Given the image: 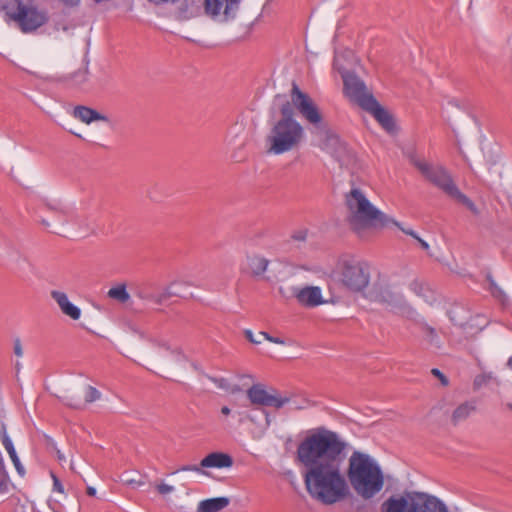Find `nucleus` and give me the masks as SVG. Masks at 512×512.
Here are the masks:
<instances>
[{
    "label": "nucleus",
    "instance_id": "obj_45",
    "mask_svg": "<svg viewBox=\"0 0 512 512\" xmlns=\"http://www.w3.org/2000/svg\"><path fill=\"white\" fill-rule=\"evenodd\" d=\"M270 342L278 345H286V341L279 337H273L270 339Z\"/></svg>",
    "mask_w": 512,
    "mask_h": 512
},
{
    "label": "nucleus",
    "instance_id": "obj_10",
    "mask_svg": "<svg viewBox=\"0 0 512 512\" xmlns=\"http://www.w3.org/2000/svg\"><path fill=\"white\" fill-rule=\"evenodd\" d=\"M319 148L330 155L342 169L352 171L356 166L355 154L347 145L334 133H326L320 141Z\"/></svg>",
    "mask_w": 512,
    "mask_h": 512
},
{
    "label": "nucleus",
    "instance_id": "obj_30",
    "mask_svg": "<svg viewBox=\"0 0 512 512\" xmlns=\"http://www.w3.org/2000/svg\"><path fill=\"white\" fill-rule=\"evenodd\" d=\"M238 415L239 424H243L246 420H249L253 423L256 422L255 416L252 414V411H238L236 412Z\"/></svg>",
    "mask_w": 512,
    "mask_h": 512
},
{
    "label": "nucleus",
    "instance_id": "obj_50",
    "mask_svg": "<svg viewBox=\"0 0 512 512\" xmlns=\"http://www.w3.org/2000/svg\"><path fill=\"white\" fill-rule=\"evenodd\" d=\"M87 494L89 496H95L96 495V489L94 487H88L87 488Z\"/></svg>",
    "mask_w": 512,
    "mask_h": 512
},
{
    "label": "nucleus",
    "instance_id": "obj_47",
    "mask_svg": "<svg viewBox=\"0 0 512 512\" xmlns=\"http://www.w3.org/2000/svg\"><path fill=\"white\" fill-rule=\"evenodd\" d=\"M67 6H74L79 3L80 0H61Z\"/></svg>",
    "mask_w": 512,
    "mask_h": 512
},
{
    "label": "nucleus",
    "instance_id": "obj_29",
    "mask_svg": "<svg viewBox=\"0 0 512 512\" xmlns=\"http://www.w3.org/2000/svg\"><path fill=\"white\" fill-rule=\"evenodd\" d=\"M156 490L160 495H168L175 491V487L173 485L161 482L156 485Z\"/></svg>",
    "mask_w": 512,
    "mask_h": 512
},
{
    "label": "nucleus",
    "instance_id": "obj_19",
    "mask_svg": "<svg viewBox=\"0 0 512 512\" xmlns=\"http://www.w3.org/2000/svg\"><path fill=\"white\" fill-rule=\"evenodd\" d=\"M363 109L369 112L386 131L392 132L394 130L395 125L392 116L375 98L368 102Z\"/></svg>",
    "mask_w": 512,
    "mask_h": 512
},
{
    "label": "nucleus",
    "instance_id": "obj_42",
    "mask_svg": "<svg viewBox=\"0 0 512 512\" xmlns=\"http://www.w3.org/2000/svg\"><path fill=\"white\" fill-rule=\"evenodd\" d=\"M0 437H1V442H2V445L4 446L5 444L11 442V439L9 438L7 432H6V429L3 427L2 428V431L0 433Z\"/></svg>",
    "mask_w": 512,
    "mask_h": 512
},
{
    "label": "nucleus",
    "instance_id": "obj_6",
    "mask_svg": "<svg viewBox=\"0 0 512 512\" xmlns=\"http://www.w3.org/2000/svg\"><path fill=\"white\" fill-rule=\"evenodd\" d=\"M335 274L343 288L365 297L371 280L368 262L354 257L342 258L337 264Z\"/></svg>",
    "mask_w": 512,
    "mask_h": 512
},
{
    "label": "nucleus",
    "instance_id": "obj_54",
    "mask_svg": "<svg viewBox=\"0 0 512 512\" xmlns=\"http://www.w3.org/2000/svg\"><path fill=\"white\" fill-rule=\"evenodd\" d=\"M507 407L512 410V404H507Z\"/></svg>",
    "mask_w": 512,
    "mask_h": 512
},
{
    "label": "nucleus",
    "instance_id": "obj_27",
    "mask_svg": "<svg viewBox=\"0 0 512 512\" xmlns=\"http://www.w3.org/2000/svg\"><path fill=\"white\" fill-rule=\"evenodd\" d=\"M101 393L92 386H87L84 390V398L85 402L92 403L98 399H100Z\"/></svg>",
    "mask_w": 512,
    "mask_h": 512
},
{
    "label": "nucleus",
    "instance_id": "obj_8",
    "mask_svg": "<svg viewBox=\"0 0 512 512\" xmlns=\"http://www.w3.org/2000/svg\"><path fill=\"white\" fill-rule=\"evenodd\" d=\"M142 344L135 348L138 356L154 365H171L181 363L186 357L176 348H172L169 342L161 337H155L140 333Z\"/></svg>",
    "mask_w": 512,
    "mask_h": 512
},
{
    "label": "nucleus",
    "instance_id": "obj_9",
    "mask_svg": "<svg viewBox=\"0 0 512 512\" xmlns=\"http://www.w3.org/2000/svg\"><path fill=\"white\" fill-rule=\"evenodd\" d=\"M334 67L340 72L343 83L344 93L350 101L359 105L362 109L368 102L374 99L373 95L368 91L364 82L356 75L348 73L340 63V55L336 54L334 58Z\"/></svg>",
    "mask_w": 512,
    "mask_h": 512
},
{
    "label": "nucleus",
    "instance_id": "obj_22",
    "mask_svg": "<svg viewBox=\"0 0 512 512\" xmlns=\"http://www.w3.org/2000/svg\"><path fill=\"white\" fill-rule=\"evenodd\" d=\"M229 505L227 497H216L202 500L197 505L196 512H219Z\"/></svg>",
    "mask_w": 512,
    "mask_h": 512
},
{
    "label": "nucleus",
    "instance_id": "obj_15",
    "mask_svg": "<svg viewBox=\"0 0 512 512\" xmlns=\"http://www.w3.org/2000/svg\"><path fill=\"white\" fill-rule=\"evenodd\" d=\"M192 284L184 279L174 280L160 291H150L148 287H142L137 292V297L141 300L162 304L174 296H182L183 291Z\"/></svg>",
    "mask_w": 512,
    "mask_h": 512
},
{
    "label": "nucleus",
    "instance_id": "obj_18",
    "mask_svg": "<svg viewBox=\"0 0 512 512\" xmlns=\"http://www.w3.org/2000/svg\"><path fill=\"white\" fill-rule=\"evenodd\" d=\"M52 299L57 303L60 311L70 319L76 321L81 318V309L74 305L68 298V295L60 290L51 291Z\"/></svg>",
    "mask_w": 512,
    "mask_h": 512
},
{
    "label": "nucleus",
    "instance_id": "obj_38",
    "mask_svg": "<svg viewBox=\"0 0 512 512\" xmlns=\"http://www.w3.org/2000/svg\"><path fill=\"white\" fill-rule=\"evenodd\" d=\"M4 448L7 451L9 457H15V455L17 454L12 441L5 444Z\"/></svg>",
    "mask_w": 512,
    "mask_h": 512
},
{
    "label": "nucleus",
    "instance_id": "obj_39",
    "mask_svg": "<svg viewBox=\"0 0 512 512\" xmlns=\"http://www.w3.org/2000/svg\"><path fill=\"white\" fill-rule=\"evenodd\" d=\"M14 353L18 356V357H22L23 355V349H22V345H21V342L19 339H17L15 342H14Z\"/></svg>",
    "mask_w": 512,
    "mask_h": 512
},
{
    "label": "nucleus",
    "instance_id": "obj_7",
    "mask_svg": "<svg viewBox=\"0 0 512 512\" xmlns=\"http://www.w3.org/2000/svg\"><path fill=\"white\" fill-rule=\"evenodd\" d=\"M412 163L426 179L440 188L446 195L467 207L473 214H478L476 205L458 189L445 168L431 165L420 158H412Z\"/></svg>",
    "mask_w": 512,
    "mask_h": 512
},
{
    "label": "nucleus",
    "instance_id": "obj_12",
    "mask_svg": "<svg viewBox=\"0 0 512 512\" xmlns=\"http://www.w3.org/2000/svg\"><path fill=\"white\" fill-rule=\"evenodd\" d=\"M291 102L299 115L315 127H319L323 121L322 113L314 100L303 92L296 84H293L291 93Z\"/></svg>",
    "mask_w": 512,
    "mask_h": 512
},
{
    "label": "nucleus",
    "instance_id": "obj_4",
    "mask_svg": "<svg viewBox=\"0 0 512 512\" xmlns=\"http://www.w3.org/2000/svg\"><path fill=\"white\" fill-rule=\"evenodd\" d=\"M348 478L357 495L371 499L384 487V475L378 463L368 454L354 452L349 458Z\"/></svg>",
    "mask_w": 512,
    "mask_h": 512
},
{
    "label": "nucleus",
    "instance_id": "obj_28",
    "mask_svg": "<svg viewBox=\"0 0 512 512\" xmlns=\"http://www.w3.org/2000/svg\"><path fill=\"white\" fill-rule=\"evenodd\" d=\"M179 472H194V473H198V474L204 473L202 471V467H200V464L199 465H183V466L179 467L172 474L179 473Z\"/></svg>",
    "mask_w": 512,
    "mask_h": 512
},
{
    "label": "nucleus",
    "instance_id": "obj_23",
    "mask_svg": "<svg viewBox=\"0 0 512 512\" xmlns=\"http://www.w3.org/2000/svg\"><path fill=\"white\" fill-rule=\"evenodd\" d=\"M248 268L254 276L263 275L269 265V261L260 255H252L247 258Z\"/></svg>",
    "mask_w": 512,
    "mask_h": 512
},
{
    "label": "nucleus",
    "instance_id": "obj_37",
    "mask_svg": "<svg viewBox=\"0 0 512 512\" xmlns=\"http://www.w3.org/2000/svg\"><path fill=\"white\" fill-rule=\"evenodd\" d=\"M4 448L7 451L9 457H15V455L17 454L12 441L5 444Z\"/></svg>",
    "mask_w": 512,
    "mask_h": 512
},
{
    "label": "nucleus",
    "instance_id": "obj_21",
    "mask_svg": "<svg viewBox=\"0 0 512 512\" xmlns=\"http://www.w3.org/2000/svg\"><path fill=\"white\" fill-rule=\"evenodd\" d=\"M72 116L81 121L82 123L89 125L92 122L102 121L105 123H109V118L99 113L98 111L86 107V106H76L72 111Z\"/></svg>",
    "mask_w": 512,
    "mask_h": 512
},
{
    "label": "nucleus",
    "instance_id": "obj_48",
    "mask_svg": "<svg viewBox=\"0 0 512 512\" xmlns=\"http://www.w3.org/2000/svg\"><path fill=\"white\" fill-rule=\"evenodd\" d=\"M56 456L58 460L61 462H64L66 460L65 455L58 449L56 450Z\"/></svg>",
    "mask_w": 512,
    "mask_h": 512
},
{
    "label": "nucleus",
    "instance_id": "obj_11",
    "mask_svg": "<svg viewBox=\"0 0 512 512\" xmlns=\"http://www.w3.org/2000/svg\"><path fill=\"white\" fill-rule=\"evenodd\" d=\"M365 298L389 306L398 305L403 299L400 287L386 276L377 278L365 294Z\"/></svg>",
    "mask_w": 512,
    "mask_h": 512
},
{
    "label": "nucleus",
    "instance_id": "obj_16",
    "mask_svg": "<svg viewBox=\"0 0 512 512\" xmlns=\"http://www.w3.org/2000/svg\"><path fill=\"white\" fill-rule=\"evenodd\" d=\"M290 291L291 295L303 307L314 308L327 303L324 299L323 291L319 286H295L292 287Z\"/></svg>",
    "mask_w": 512,
    "mask_h": 512
},
{
    "label": "nucleus",
    "instance_id": "obj_26",
    "mask_svg": "<svg viewBox=\"0 0 512 512\" xmlns=\"http://www.w3.org/2000/svg\"><path fill=\"white\" fill-rule=\"evenodd\" d=\"M211 381L216 385L217 388L227 393L234 394L239 391L238 385L231 383L225 378H211Z\"/></svg>",
    "mask_w": 512,
    "mask_h": 512
},
{
    "label": "nucleus",
    "instance_id": "obj_49",
    "mask_svg": "<svg viewBox=\"0 0 512 512\" xmlns=\"http://www.w3.org/2000/svg\"><path fill=\"white\" fill-rule=\"evenodd\" d=\"M230 413H231V409L229 407L223 406L221 408V414H223L224 416H228Z\"/></svg>",
    "mask_w": 512,
    "mask_h": 512
},
{
    "label": "nucleus",
    "instance_id": "obj_17",
    "mask_svg": "<svg viewBox=\"0 0 512 512\" xmlns=\"http://www.w3.org/2000/svg\"><path fill=\"white\" fill-rule=\"evenodd\" d=\"M238 7V0H205V11L211 17H232Z\"/></svg>",
    "mask_w": 512,
    "mask_h": 512
},
{
    "label": "nucleus",
    "instance_id": "obj_43",
    "mask_svg": "<svg viewBox=\"0 0 512 512\" xmlns=\"http://www.w3.org/2000/svg\"><path fill=\"white\" fill-rule=\"evenodd\" d=\"M417 242L420 244L421 248L427 252H429L430 250V245L428 244V242H426L425 240H423L421 237H416Z\"/></svg>",
    "mask_w": 512,
    "mask_h": 512
},
{
    "label": "nucleus",
    "instance_id": "obj_24",
    "mask_svg": "<svg viewBox=\"0 0 512 512\" xmlns=\"http://www.w3.org/2000/svg\"><path fill=\"white\" fill-rule=\"evenodd\" d=\"M107 296L119 303H126L130 299V294L123 283L111 287L107 292Z\"/></svg>",
    "mask_w": 512,
    "mask_h": 512
},
{
    "label": "nucleus",
    "instance_id": "obj_20",
    "mask_svg": "<svg viewBox=\"0 0 512 512\" xmlns=\"http://www.w3.org/2000/svg\"><path fill=\"white\" fill-rule=\"evenodd\" d=\"M233 465L232 457L224 452H212L200 461L202 468L223 469L230 468Z\"/></svg>",
    "mask_w": 512,
    "mask_h": 512
},
{
    "label": "nucleus",
    "instance_id": "obj_52",
    "mask_svg": "<svg viewBox=\"0 0 512 512\" xmlns=\"http://www.w3.org/2000/svg\"><path fill=\"white\" fill-rule=\"evenodd\" d=\"M41 223L45 226V227H49L50 224L46 221V220H42Z\"/></svg>",
    "mask_w": 512,
    "mask_h": 512
},
{
    "label": "nucleus",
    "instance_id": "obj_1",
    "mask_svg": "<svg viewBox=\"0 0 512 512\" xmlns=\"http://www.w3.org/2000/svg\"><path fill=\"white\" fill-rule=\"evenodd\" d=\"M345 443L333 431L320 428L308 434L297 447L303 466L305 488L314 500L331 505L347 497L349 486L341 470Z\"/></svg>",
    "mask_w": 512,
    "mask_h": 512
},
{
    "label": "nucleus",
    "instance_id": "obj_33",
    "mask_svg": "<svg viewBox=\"0 0 512 512\" xmlns=\"http://www.w3.org/2000/svg\"><path fill=\"white\" fill-rule=\"evenodd\" d=\"M245 335H246V338H247L250 342H252V343H254V344H260V343H262V338H261V337H258V334H257V335H254V334H253V332H252V331H250V330H247V331L245 332Z\"/></svg>",
    "mask_w": 512,
    "mask_h": 512
},
{
    "label": "nucleus",
    "instance_id": "obj_5",
    "mask_svg": "<svg viewBox=\"0 0 512 512\" xmlns=\"http://www.w3.org/2000/svg\"><path fill=\"white\" fill-rule=\"evenodd\" d=\"M382 512H448L439 498L419 492L393 495L381 506Z\"/></svg>",
    "mask_w": 512,
    "mask_h": 512
},
{
    "label": "nucleus",
    "instance_id": "obj_36",
    "mask_svg": "<svg viewBox=\"0 0 512 512\" xmlns=\"http://www.w3.org/2000/svg\"><path fill=\"white\" fill-rule=\"evenodd\" d=\"M4 448L7 451L9 457H15V455L17 454L12 441L5 444Z\"/></svg>",
    "mask_w": 512,
    "mask_h": 512
},
{
    "label": "nucleus",
    "instance_id": "obj_2",
    "mask_svg": "<svg viewBox=\"0 0 512 512\" xmlns=\"http://www.w3.org/2000/svg\"><path fill=\"white\" fill-rule=\"evenodd\" d=\"M347 222L360 237L373 229H380L399 222L379 210L370 200L368 191L360 186H352L345 195Z\"/></svg>",
    "mask_w": 512,
    "mask_h": 512
},
{
    "label": "nucleus",
    "instance_id": "obj_3",
    "mask_svg": "<svg viewBox=\"0 0 512 512\" xmlns=\"http://www.w3.org/2000/svg\"><path fill=\"white\" fill-rule=\"evenodd\" d=\"M282 116L274 120L265 136L266 152L283 155L298 150L305 140L304 126L293 117L288 108H281Z\"/></svg>",
    "mask_w": 512,
    "mask_h": 512
},
{
    "label": "nucleus",
    "instance_id": "obj_40",
    "mask_svg": "<svg viewBox=\"0 0 512 512\" xmlns=\"http://www.w3.org/2000/svg\"><path fill=\"white\" fill-rule=\"evenodd\" d=\"M401 231H403L405 234L413 237L414 239H416V237H418L419 235L413 231L412 229L410 228H405L403 227L400 223H399V226H397Z\"/></svg>",
    "mask_w": 512,
    "mask_h": 512
},
{
    "label": "nucleus",
    "instance_id": "obj_41",
    "mask_svg": "<svg viewBox=\"0 0 512 512\" xmlns=\"http://www.w3.org/2000/svg\"><path fill=\"white\" fill-rule=\"evenodd\" d=\"M53 486H54L55 491H57L59 493H63V491H64L63 485L61 484L59 479L56 478L54 475H53Z\"/></svg>",
    "mask_w": 512,
    "mask_h": 512
},
{
    "label": "nucleus",
    "instance_id": "obj_44",
    "mask_svg": "<svg viewBox=\"0 0 512 512\" xmlns=\"http://www.w3.org/2000/svg\"><path fill=\"white\" fill-rule=\"evenodd\" d=\"M432 374H433V375H435L436 377H438L444 385H446V384H447V379H446V377L441 373V371H440V370H438V369H433V370H432Z\"/></svg>",
    "mask_w": 512,
    "mask_h": 512
},
{
    "label": "nucleus",
    "instance_id": "obj_13",
    "mask_svg": "<svg viewBox=\"0 0 512 512\" xmlns=\"http://www.w3.org/2000/svg\"><path fill=\"white\" fill-rule=\"evenodd\" d=\"M14 10H8V17L14 20L23 32H30L44 24L45 15L32 6L14 0Z\"/></svg>",
    "mask_w": 512,
    "mask_h": 512
},
{
    "label": "nucleus",
    "instance_id": "obj_34",
    "mask_svg": "<svg viewBox=\"0 0 512 512\" xmlns=\"http://www.w3.org/2000/svg\"><path fill=\"white\" fill-rule=\"evenodd\" d=\"M14 8V0L10 1L9 3H5L3 0H0V12L5 11L8 15V10H14Z\"/></svg>",
    "mask_w": 512,
    "mask_h": 512
},
{
    "label": "nucleus",
    "instance_id": "obj_25",
    "mask_svg": "<svg viewBox=\"0 0 512 512\" xmlns=\"http://www.w3.org/2000/svg\"><path fill=\"white\" fill-rule=\"evenodd\" d=\"M475 410V406L471 403H463L459 405L452 413V421L458 424L466 420Z\"/></svg>",
    "mask_w": 512,
    "mask_h": 512
},
{
    "label": "nucleus",
    "instance_id": "obj_51",
    "mask_svg": "<svg viewBox=\"0 0 512 512\" xmlns=\"http://www.w3.org/2000/svg\"><path fill=\"white\" fill-rule=\"evenodd\" d=\"M127 484H137L138 486L142 485V482H135L134 480L127 481Z\"/></svg>",
    "mask_w": 512,
    "mask_h": 512
},
{
    "label": "nucleus",
    "instance_id": "obj_53",
    "mask_svg": "<svg viewBox=\"0 0 512 512\" xmlns=\"http://www.w3.org/2000/svg\"><path fill=\"white\" fill-rule=\"evenodd\" d=\"M508 366L512 368V357L508 360Z\"/></svg>",
    "mask_w": 512,
    "mask_h": 512
},
{
    "label": "nucleus",
    "instance_id": "obj_32",
    "mask_svg": "<svg viewBox=\"0 0 512 512\" xmlns=\"http://www.w3.org/2000/svg\"><path fill=\"white\" fill-rule=\"evenodd\" d=\"M75 80L74 82L76 84L84 83L87 80V70L86 69H80L75 73Z\"/></svg>",
    "mask_w": 512,
    "mask_h": 512
},
{
    "label": "nucleus",
    "instance_id": "obj_14",
    "mask_svg": "<svg viewBox=\"0 0 512 512\" xmlns=\"http://www.w3.org/2000/svg\"><path fill=\"white\" fill-rule=\"evenodd\" d=\"M247 397L251 404L262 407L280 409L289 404L291 399L283 396L273 389H266L263 385L255 384L247 390Z\"/></svg>",
    "mask_w": 512,
    "mask_h": 512
},
{
    "label": "nucleus",
    "instance_id": "obj_55",
    "mask_svg": "<svg viewBox=\"0 0 512 512\" xmlns=\"http://www.w3.org/2000/svg\"><path fill=\"white\" fill-rule=\"evenodd\" d=\"M72 133H73L74 135H76L77 137H81V135H80V134H77V133H75V132H72Z\"/></svg>",
    "mask_w": 512,
    "mask_h": 512
},
{
    "label": "nucleus",
    "instance_id": "obj_31",
    "mask_svg": "<svg viewBox=\"0 0 512 512\" xmlns=\"http://www.w3.org/2000/svg\"><path fill=\"white\" fill-rule=\"evenodd\" d=\"M61 400L68 406L79 408L81 406V401L79 398L75 397L74 395L69 396L65 395L61 397Z\"/></svg>",
    "mask_w": 512,
    "mask_h": 512
},
{
    "label": "nucleus",
    "instance_id": "obj_46",
    "mask_svg": "<svg viewBox=\"0 0 512 512\" xmlns=\"http://www.w3.org/2000/svg\"><path fill=\"white\" fill-rule=\"evenodd\" d=\"M258 337H261L262 338V341L263 340H267L270 342V339L273 338V336L269 335L267 332H264V331H261L258 333Z\"/></svg>",
    "mask_w": 512,
    "mask_h": 512
},
{
    "label": "nucleus",
    "instance_id": "obj_35",
    "mask_svg": "<svg viewBox=\"0 0 512 512\" xmlns=\"http://www.w3.org/2000/svg\"><path fill=\"white\" fill-rule=\"evenodd\" d=\"M10 459L12 460V462H13L16 470L19 472V474L23 475L24 474V468L20 464V460H19L17 454L15 455V457H10Z\"/></svg>",
    "mask_w": 512,
    "mask_h": 512
}]
</instances>
